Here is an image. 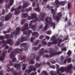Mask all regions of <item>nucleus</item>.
Listing matches in <instances>:
<instances>
[{
	"label": "nucleus",
	"mask_w": 75,
	"mask_h": 75,
	"mask_svg": "<svg viewBox=\"0 0 75 75\" xmlns=\"http://www.w3.org/2000/svg\"><path fill=\"white\" fill-rule=\"evenodd\" d=\"M56 51H55V52L54 53H52L51 52H50V54L52 55V56H54V55H59V54H61L62 53V52H57V51H58V48L57 47H55Z\"/></svg>",
	"instance_id": "6e6552de"
},
{
	"label": "nucleus",
	"mask_w": 75,
	"mask_h": 75,
	"mask_svg": "<svg viewBox=\"0 0 75 75\" xmlns=\"http://www.w3.org/2000/svg\"><path fill=\"white\" fill-rule=\"evenodd\" d=\"M40 65V64L38 63H37L35 66V67H34L33 65L30 66L29 67V69L26 70L25 72L30 73V72H31L32 71H36V68H38Z\"/></svg>",
	"instance_id": "39448f33"
},
{
	"label": "nucleus",
	"mask_w": 75,
	"mask_h": 75,
	"mask_svg": "<svg viewBox=\"0 0 75 75\" xmlns=\"http://www.w3.org/2000/svg\"><path fill=\"white\" fill-rule=\"evenodd\" d=\"M30 64H34V60L33 59L31 60L30 61Z\"/></svg>",
	"instance_id": "2f4dec72"
},
{
	"label": "nucleus",
	"mask_w": 75,
	"mask_h": 75,
	"mask_svg": "<svg viewBox=\"0 0 75 75\" xmlns=\"http://www.w3.org/2000/svg\"><path fill=\"white\" fill-rule=\"evenodd\" d=\"M25 38H22L21 39V42H23V41H25Z\"/></svg>",
	"instance_id": "f704fd0d"
},
{
	"label": "nucleus",
	"mask_w": 75,
	"mask_h": 75,
	"mask_svg": "<svg viewBox=\"0 0 75 75\" xmlns=\"http://www.w3.org/2000/svg\"><path fill=\"white\" fill-rule=\"evenodd\" d=\"M2 42V43H4V42L5 44H13V40L10 39H8L6 41H4V40H3Z\"/></svg>",
	"instance_id": "9b49d317"
},
{
	"label": "nucleus",
	"mask_w": 75,
	"mask_h": 75,
	"mask_svg": "<svg viewBox=\"0 0 75 75\" xmlns=\"http://www.w3.org/2000/svg\"><path fill=\"white\" fill-rule=\"evenodd\" d=\"M43 26V25H41L40 26V28H41Z\"/></svg>",
	"instance_id": "0e129e2a"
},
{
	"label": "nucleus",
	"mask_w": 75,
	"mask_h": 75,
	"mask_svg": "<svg viewBox=\"0 0 75 75\" xmlns=\"http://www.w3.org/2000/svg\"><path fill=\"white\" fill-rule=\"evenodd\" d=\"M37 6L38 7V8H35L34 10L36 11H38V12H39V11H40V9L39 8V5H37Z\"/></svg>",
	"instance_id": "aec40b11"
},
{
	"label": "nucleus",
	"mask_w": 75,
	"mask_h": 75,
	"mask_svg": "<svg viewBox=\"0 0 75 75\" xmlns=\"http://www.w3.org/2000/svg\"><path fill=\"white\" fill-rule=\"evenodd\" d=\"M16 61V58H13L12 59V61L13 62H14V61Z\"/></svg>",
	"instance_id": "de8ad7c7"
},
{
	"label": "nucleus",
	"mask_w": 75,
	"mask_h": 75,
	"mask_svg": "<svg viewBox=\"0 0 75 75\" xmlns=\"http://www.w3.org/2000/svg\"><path fill=\"white\" fill-rule=\"evenodd\" d=\"M16 52H11V53L9 55V57L10 58H13L15 56V55H16Z\"/></svg>",
	"instance_id": "4468645a"
},
{
	"label": "nucleus",
	"mask_w": 75,
	"mask_h": 75,
	"mask_svg": "<svg viewBox=\"0 0 75 75\" xmlns=\"http://www.w3.org/2000/svg\"><path fill=\"white\" fill-rule=\"evenodd\" d=\"M19 13H20V11H15V15H16V16H17V15H18Z\"/></svg>",
	"instance_id": "bb28decb"
},
{
	"label": "nucleus",
	"mask_w": 75,
	"mask_h": 75,
	"mask_svg": "<svg viewBox=\"0 0 75 75\" xmlns=\"http://www.w3.org/2000/svg\"><path fill=\"white\" fill-rule=\"evenodd\" d=\"M32 35H36V36H38V33L37 32H34L32 34Z\"/></svg>",
	"instance_id": "a878e982"
},
{
	"label": "nucleus",
	"mask_w": 75,
	"mask_h": 75,
	"mask_svg": "<svg viewBox=\"0 0 75 75\" xmlns=\"http://www.w3.org/2000/svg\"><path fill=\"white\" fill-rule=\"evenodd\" d=\"M4 0H0V4L3 1H4Z\"/></svg>",
	"instance_id": "e2e57ef3"
},
{
	"label": "nucleus",
	"mask_w": 75,
	"mask_h": 75,
	"mask_svg": "<svg viewBox=\"0 0 75 75\" xmlns=\"http://www.w3.org/2000/svg\"><path fill=\"white\" fill-rule=\"evenodd\" d=\"M31 17L30 16H29L27 18V20H31V19H34V18H36V20H37V19L36 18V14H32L31 15Z\"/></svg>",
	"instance_id": "9d476101"
},
{
	"label": "nucleus",
	"mask_w": 75,
	"mask_h": 75,
	"mask_svg": "<svg viewBox=\"0 0 75 75\" xmlns=\"http://www.w3.org/2000/svg\"><path fill=\"white\" fill-rule=\"evenodd\" d=\"M44 38V36L42 35L39 38H40V39H42V38Z\"/></svg>",
	"instance_id": "a18cd8bd"
},
{
	"label": "nucleus",
	"mask_w": 75,
	"mask_h": 75,
	"mask_svg": "<svg viewBox=\"0 0 75 75\" xmlns=\"http://www.w3.org/2000/svg\"><path fill=\"white\" fill-rule=\"evenodd\" d=\"M38 42H39V40H36L35 44V45H37L38 43Z\"/></svg>",
	"instance_id": "c9c22d12"
},
{
	"label": "nucleus",
	"mask_w": 75,
	"mask_h": 75,
	"mask_svg": "<svg viewBox=\"0 0 75 75\" xmlns=\"http://www.w3.org/2000/svg\"><path fill=\"white\" fill-rule=\"evenodd\" d=\"M51 20H52V18H48V17L46 18L45 19L46 23H45V26L43 28L44 31L47 30V28L48 27V24H49L51 26L53 27V29H54L55 28V24L54 23L52 22Z\"/></svg>",
	"instance_id": "f03ea898"
},
{
	"label": "nucleus",
	"mask_w": 75,
	"mask_h": 75,
	"mask_svg": "<svg viewBox=\"0 0 75 75\" xmlns=\"http://www.w3.org/2000/svg\"><path fill=\"white\" fill-rule=\"evenodd\" d=\"M32 21H31L30 22V23L29 24V27H30V28H33V30H34V27H35V26H34V25H32Z\"/></svg>",
	"instance_id": "dca6fc26"
},
{
	"label": "nucleus",
	"mask_w": 75,
	"mask_h": 75,
	"mask_svg": "<svg viewBox=\"0 0 75 75\" xmlns=\"http://www.w3.org/2000/svg\"><path fill=\"white\" fill-rule=\"evenodd\" d=\"M33 6H35V2H33L32 3Z\"/></svg>",
	"instance_id": "6e6d98bb"
},
{
	"label": "nucleus",
	"mask_w": 75,
	"mask_h": 75,
	"mask_svg": "<svg viewBox=\"0 0 75 75\" xmlns=\"http://www.w3.org/2000/svg\"><path fill=\"white\" fill-rule=\"evenodd\" d=\"M27 16H28V14H27V13L23 14L22 15V18H26V17H27Z\"/></svg>",
	"instance_id": "412c9836"
},
{
	"label": "nucleus",
	"mask_w": 75,
	"mask_h": 75,
	"mask_svg": "<svg viewBox=\"0 0 75 75\" xmlns=\"http://www.w3.org/2000/svg\"><path fill=\"white\" fill-rule=\"evenodd\" d=\"M21 66V65L19 64H16L14 66V67L15 68H18V69H20V66Z\"/></svg>",
	"instance_id": "a211bd4d"
},
{
	"label": "nucleus",
	"mask_w": 75,
	"mask_h": 75,
	"mask_svg": "<svg viewBox=\"0 0 75 75\" xmlns=\"http://www.w3.org/2000/svg\"><path fill=\"white\" fill-rule=\"evenodd\" d=\"M66 3H67L66 1H61L59 2V1L58 0H55V4L56 5V8H58V7H59V4H61L62 6H63L65 5Z\"/></svg>",
	"instance_id": "423d86ee"
},
{
	"label": "nucleus",
	"mask_w": 75,
	"mask_h": 75,
	"mask_svg": "<svg viewBox=\"0 0 75 75\" xmlns=\"http://www.w3.org/2000/svg\"><path fill=\"white\" fill-rule=\"evenodd\" d=\"M21 8V6H20L17 7V9H18V10H19Z\"/></svg>",
	"instance_id": "49530a36"
},
{
	"label": "nucleus",
	"mask_w": 75,
	"mask_h": 75,
	"mask_svg": "<svg viewBox=\"0 0 75 75\" xmlns=\"http://www.w3.org/2000/svg\"><path fill=\"white\" fill-rule=\"evenodd\" d=\"M47 44V42H43L42 45H46Z\"/></svg>",
	"instance_id": "5fc2aeb1"
},
{
	"label": "nucleus",
	"mask_w": 75,
	"mask_h": 75,
	"mask_svg": "<svg viewBox=\"0 0 75 75\" xmlns=\"http://www.w3.org/2000/svg\"><path fill=\"white\" fill-rule=\"evenodd\" d=\"M47 52H48V51L47 50H45V53H47Z\"/></svg>",
	"instance_id": "338daca9"
},
{
	"label": "nucleus",
	"mask_w": 75,
	"mask_h": 75,
	"mask_svg": "<svg viewBox=\"0 0 75 75\" xmlns=\"http://www.w3.org/2000/svg\"><path fill=\"white\" fill-rule=\"evenodd\" d=\"M64 45V44H62L61 46V49L62 50V51H67V49H66V48L65 47L64 48H63V49H62V47Z\"/></svg>",
	"instance_id": "393cba45"
},
{
	"label": "nucleus",
	"mask_w": 75,
	"mask_h": 75,
	"mask_svg": "<svg viewBox=\"0 0 75 75\" xmlns=\"http://www.w3.org/2000/svg\"><path fill=\"white\" fill-rule=\"evenodd\" d=\"M20 28L19 27L17 28L16 29V30L15 32H13L12 33V35H13V34H15V35H17V34H19V33H20Z\"/></svg>",
	"instance_id": "ddd939ff"
},
{
	"label": "nucleus",
	"mask_w": 75,
	"mask_h": 75,
	"mask_svg": "<svg viewBox=\"0 0 75 75\" xmlns=\"http://www.w3.org/2000/svg\"><path fill=\"white\" fill-rule=\"evenodd\" d=\"M5 13V11H4V9H3V11L2 13V15H3V14H4Z\"/></svg>",
	"instance_id": "c03bdc74"
},
{
	"label": "nucleus",
	"mask_w": 75,
	"mask_h": 75,
	"mask_svg": "<svg viewBox=\"0 0 75 75\" xmlns=\"http://www.w3.org/2000/svg\"><path fill=\"white\" fill-rule=\"evenodd\" d=\"M68 9H69L70 8V7L71 6V5H70V4H68Z\"/></svg>",
	"instance_id": "e433bc0d"
},
{
	"label": "nucleus",
	"mask_w": 75,
	"mask_h": 75,
	"mask_svg": "<svg viewBox=\"0 0 75 75\" xmlns=\"http://www.w3.org/2000/svg\"><path fill=\"white\" fill-rule=\"evenodd\" d=\"M10 1L9 5L8 6H7L6 7V13H8V10L7 9V8H8L10 7V6H11L14 3V0H9Z\"/></svg>",
	"instance_id": "f8f14e48"
},
{
	"label": "nucleus",
	"mask_w": 75,
	"mask_h": 75,
	"mask_svg": "<svg viewBox=\"0 0 75 75\" xmlns=\"http://www.w3.org/2000/svg\"><path fill=\"white\" fill-rule=\"evenodd\" d=\"M44 50V49L42 48L41 50L40 51V55H39L40 56H41L43 54V50Z\"/></svg>",
	"instance_id": "4be33fe9"
},
{
	"label": "nucleus",
	"mask_w": 75,
	"mask_h": 75,
	"mask_svg": "<svg viewBox=\"0 0 75 75\" xmlns=\"http://www.w3.org/2000/svg\"><path fill=\"white\" fill-rule=\"evenodd\" d=\"M27 29H28V24L27 23L24 26L23 28L22 29V31H23V33L24 34H27V32L24 31Z\"/></svg>",
	"instance_id": "1a4fd4ad"
},
{
	"label": "nucleus",
	"mask_w": 75,
	"mask_h": 75,
	"mask_svg": "<svg viewBox=\"0 0 75 75\" xmlns=\"http://www.w3.org/2000/svg\"><path fill=\"white\" fill-rule=\"evenodd\" d=\"M9 64H7V68H8V71H11V70H10V68H9V67L8 66H9Z\"/></svg>",
	"instance_id": "4c0bfd02"
},
{
	"label": "nucleus",
	"mask_w": 75,
	"mask_h": 75,
	"mask_svg": "<svg viewBox=\"0 0 75 75\" xmlns=\"http://www.w3.org/2000/svg\"><path fill=\"white\" fill-rule=\"evenodd\" d=\"M41 45H40L38 46L37 48L35 47L34 48L35 50H38L40 48H41Z\"/></svg>",
	"instance_id": "b1692460"
},
{
	"label": "nucleus",
	"mask_w": 75,
	"mask_h": 75,
	"mask_svg": "<svg viewBox=\"0 0 75 75\" xmlns=\"http://www.w3.org/2000/svg\"><path fill=\"white\" fill-rule=\"evenodd\" d=\"M51 11V13L53 14V20H56V21H57V22H58L60 18H61L62 16V13L61 12L59 13H58L57 16H55V12L54 11V9H52Z\"/></svg>",
	"instance_id": "7ed1b4c3"
},
{
	"label": "nucleus",
	"mask_w": 75,
	"mask_h": 75,
	"mask_svg": "<svg viewBox=\"0 0 75 75\" xmlns=\"http://www.w3.org/2000/svg\"><path fill=\"white\" fill-rule=\"evenodd\" d=\"M28 3H25L23 4V8H25L27 7V6H28Z\"/></svg>",
	"instance_id": "5701e85b"
},
{
	"label": "nucleus",
	"mask_w": 75,
	"mask_h": 75,
	"mask_svg": "<svg viewBox=\"0 0 75 75\" xmlns=\"http://www.w3.org/2000/svg\"><path fill=\"white\" fill-rule=\"evenodd\" d=\"M67 61L68 63L71 62V58L68 57L67 59H66L64 61V64H65Z\"/></svg>",
	"instance_id": "2eb2a0df"
},
{
	"label": "nucleus",
	"mask_w": 75,
	"mask_h": 75,
	"mask_svg": "<svg viewBox=\"0 0 75 75\" xmlns=\"http://www.w3.org/2000/svg\"><path fill=\"white\" fill-rule=\"evenodd\" d=\"M47 64L48 65H50V62H47Z\"/></svg>",
	"instance_id": "680f3d73"
},
{
	"label": "nucleus",
	"mask_w": 75,
	"mask_h": 75,
	"mask_svg": "<svg viewBox=\"0 0 75 75\" xmlns=\"http://www.w3.org/2000/svg\"><path fill=\"white\" fill-rule=\"evenodd\" d=\"M3 70H1V72H0V75H3Z\"/></svg>",
	"instance_id": "8fccbe9b"
},
{
	"label": "nucleus",
	"mask_w": 75,
	"mask_h": 75,
	"mask_svg": "<svg viewBox=\"0 0 75 75\" xmlns=\"http://www.w3.org/2000/svg\"><path fill=\"white\" fill-rule=\"evenodd\" d=\"M28 47H26L25 48V51L26 50H28Z\"/></svg>",
	"instance_id": "774afa93"
},
{
	"label": "nucleus",
	"mask_w": 75,
	"mask_h": 75,
	"mask_svg": "<svg viewBox=\"0 0 75 75\" xmlns=\"http://www.w3.org/2000/svg\"><path fill=\"white\" fill-rule=\"evenodd\" d=\"M5 37H6V38H8V37H9V35H8V34L6 35H5Z\"/></svg>",
	"instance_id": "09e8293b"
},
{
	"label": "nucleus",
	"mask_w": 75,
	"mask_h": 75,
	"mask_svg": "<svg viewBox=\"0 0 75 75\" xmlns=\"http://www.w3.org/2000/svg\"><path fill=\"white\" fill-rule=\"evenodd\" d=\"M14 8H12L11 10V11H12V12H13L14 11Z\"/></svg>",
	"instance_id": "3c124183"
},
{
	"label": "nucleus",
	"mask_w": 75,
	"mask_h": 75,
	"mask_svg": "<svg viewBox=\"0 0 75 75\" xmlns=\"http://www.w3.org/2000/svg\"><path fill=\"white\" fill-rule=\"evenodd\" d=\"M4 38V36H0V40H2Z\"/></svg>",
	"instance_id": "a19ab883"
},
{
	"label": "nucleus",
	"mask_w": 75,
	"mask_h": 75,
	"mask_svg": "<svg viewBox=\"0 0 75 75\" xmlns=\"http://www.w3.org/2000/svg\"><path fill=\"white\" fill-rule=\"evenodd\" d=\"M12 50V47L10 48L8 50V53H10V51Z\"/></svg>",
	"instance_id": "ea45409f"
},
{
	"label": "nucleus",
	"mask_w": 75,
	"mask_h": 75,
	"mask_svg": "<svg viewBox=\"0 0 75 75\" xmlns=\"http://www.w3.org/2000/svg\"><path fill=\"white\" fill-rule=\"evenodd\" d=\"M46 38H47V40H49V39H50V37L48 36H46Z\"/></svg>",
	"instance_id": "79ce46f5"
},
{
	"label": "nucleus",
	"mask_w": 75,
	"mask_h": 75,
	"mask_svg": "<svg viewBox=\"0 0 75 75\" xmlns=\"http://www.w3.org/2000/svg\"><path fill=\"white\" fill-rule=\"evenodd\" d=\"M31 10V8H29L28 9H26V11L27 12H28V10Z\"/></svg>",
	"instance_id": "58836bf2"
},
{
	"label": "nucleus",
	"mask_w": 75,
	"mask_h": 75,
	"mask_svg": "<svg viewBox=\"0 0 75 75\" xmlns=\"http://www.w3.org/2000/svg\"><path fill=\"white\" fill-rule=\"evenodd\" d=\"M52 33V32H51V31L50 30H49L47 32V34H48V35H50V34H51Z\"/></svg>",
	"instance_id": "c756f323"
},
{
	"label": "nucleus",
	"mask_w": 75,
	"mask_h": 75,
	"mask_svg": "<svg viewBox=\"0 0 75 75\" xmlns=\"http://www.w3.org/2000/svg\"><path fill=\"white\" fill-rule=\"evenodd\" d=\"M50 41H53L51 43V42H49L48 44V45L50 46L51 44L52 45H54V44H56L57 42H58V46L59 47V44L60 43H61L62 40L61 39L58 40H54V36H52L51 39Z\"/></svg>",
	"instance_id": "20e7f679"
},
{
	"label": "nucleus",
	"mask_w": 75,
	"mask_h": 75,
	"mask_svg": "<svg viewBox=\"0 0 75 75\" xmlns=\"http://www.w3.org/2000/svg\"><path fill=\"white\" fill-rule=\"evenodd\" d=\"M41 17V19L40 20L41 21H44V14H43V13H40V14Z\"/></svg>",
	"instance_id": "6ab92c4d"
},
{
	"label": "nucleus",
	"mask_w": 75,
	"mask_h": 75,
	"mask_svg": "<svg viewBox=\"0 0 75 75\" xmlns=\"http://www.w3.org/2000/svg\"><path fill=\"white\" fill-rule=\"evenodd\" d=\"M10 65H12V63H11V61L10 62Z\"/></svg>",
	"instance_id": "69168bd1"
},
{
	"label": "nucleus",
	"mask_w": 75,
	"mask_h": 75,
	"mask_svg": "<svg viewBox=\"0 0 75 75\" xmlns=\"http://www.w3.org/2000/svg\"><path fill=\"white\" fill-rule=\"evenodd\" d=\"M39 59H40L39 58V57H37L36 58V61H38V60H39Z\"/></svg>",
	"instance_id": "bf43d9fd"
},
{
	"label": "nucleus",
	"mask_w": 75,
	"mask_h": 75,
	"mask_svg": "<svg viewBox=\"0 0 75 75\" xmlns=\"http://www.w3.org/2000/svg\"><path fill=\"white\" fill-rule=\"evenodd\" d=\"M56 68L57 71V74H59L60 73V71L61 72L63 73L65 71L67 72H71V69L72 67V66L71 64L69 66H67L65 68L64 67H60V69L59 68V66L57 64H56Z\"/></svg>",
	"instance_id": "f257e3e1"
},
{
	"label": "nucleus",
	"mask_w": 75,
	"mask_h": 75,
	"mask_svg": "<svg viewBox=\"0 0 75 75\" xmlns=\"http://www.w3.org/2000/svg\"><path fill=\"white\" fill-rule=\"evenodd\" d=\"M23 66H24V67H22V69L23 70H24L25 69V67H26V65L23 64Z\"/></svg>",
	"instance_id": "7c9ffc66"
},
{
	"label": "nucleus",
	"mask_w": 75,
	"mask_h": 75,
	"mask_svg": "<svg viewBox=\"0 0 75 75\" xmlns=\"http://www.w3.org/2000/svg\"><path fill=\"white\" fill-rule=\"evenodd\" d=\"M61 61H63V60L64 59V57L62 56L61 57Z\"/></svg>",
	"instance_id": "37998d69"
},
{
	"label": "nucleus",
	"mask_w": 75,
	"mask_h": 75,
	"mask_svg": "<svg viewBox=\"0 0 75 75\" xmlns=\"http://www.w3.org/2000/svg\"><path fill=\"white\" fill-rule=\"evenodd\" d=\"M51 67H52V68H53H53H55V66L51 65Z\"/></svg>",
	"instance_id": "4d7b16f0"
},
{
	"label": "nucleus",
	"mask_w": 75,
	"mask_h": 75,
	"mask_svg": "<svg viewBox=\"0 0 75 75\" xmlns=\"http://www.w3.org/2000/svg\"><path fill=\"white\" fill-rule=\"evenodd\" d=\"M67 54H68L69 55H70L71 54V51L70 50H69Z\"/></svg>",
	"instance_id": "473e14b6"
},
{
	"label": "nucleus",
	"mask_w": 75,
	"mask_h": 75,
	"mask_svg": "<svg viewBox=\"0 0 75 75\" xmlns=\"http://www.w3.org/2000/svg\"><path fill=\"white\" fill-rule=\"evenodd\" d=\"M13 75H18V74L17 73H16L15 74H13Z\"/></svg>",
	"instance_id": "052dcab7"
},
{
	"label": "nucleus",
	"mask_w": 75,
	"mask_h": 75,
	"mask_svg": "<svg viewBox=\"0 0 75 75\" xmlns=\"http://www.w3.org/2000/svg\"><path fill=\"white\" fill-rule=\"evenodd\" d=\"M54 71H50V74L52 75H56V74H54Z\"/></svg>",
	"instance_id": "72a5a7b5"
},
{
	"label": "nucleus",
	"mask_w": 75,
	"mask_h": 75,
	"mask_svg": "<svg viewBox=\"0 0 75 75\" xmlns=\"http://www.w3.org/2000/svg\"><path fill=\"white\" fill-rule=\"evenodd\" d=\"M51 63H52V64H55V62H54V61H51Z\"/></svg>",
	"instance_id": "13d9d810"
},
{
	"label": "nucleus",
	"mask_w": 75,
	"mask_h": 75,
	"mask_svg": "<svg viewBox=\"0 0 75 75\" xmlns=\"http://www.w3.org/2000/svg\"><path fill=\"white\" fill-rule=\"evenodd\" d=\"M7 52V51L4 50H3V52L2 54V56L0 57V61H3L4 59L5 58V56L6 55V53Z\"/></svg>",
	"instance_id": "0eeeda50"
},
{
	"label": "nucleus",
	"mask_w": 75,
	"mask_h": 75,
	"mask_svg": "<svg viewBox=\"0 0 75 75\" xmlns=\"http://www.w3.org/2000/svg\"><path fill=\"white\" fill-rule=\"evenodd\" d=\"M11 16H10V15H7L5 17V21H8V20L9 19H10V18H11Z\"/></svg>",
	"instance_id": "f3484780"
},
{
	"label": "nucleus",
	"mask_w": 75,
	"mask_h": 75,
	"mask_svg": "<svg viewBox=\"0 0 75 75\" xmlns=\"http://www.w3.org/2000/svg\"><path fill=\"white\" fill-rule=\"evenodd\" d=\"M33 40H34V38H33V37H32L30 39V41L31 42L33 41Z\"/></svg>",
	"instance_id": "603ef678"
},
{
	"label": "nucleus",
	"mask_w": 75,
	"mask_h": 75,
	"mask_svg": "<svg viewBox=\"0 0 75 75\" xmlns=\"http://www.w3.org/2000/svg\"><path fill=\"white\" fill-rule=\"evenodd\" d=\"M4 46H6V49H7L8 48V45H5V44H4L3 45V46H2V47H4Z\"/></svg>",
	"instance_id": "c85d7f7f"
},
{
	"label": "nucleus",
	"mask_w": 75,
	"mask_h": 75,
	"mask_svg": "<svg viewBox=\"0 0 75 75\" xmlns=\"http://www.w3.org/2000/svg\"><path fill=\"white\" fill-rule=\"evenodd\" d=\"M31 33H32V31H31V30H29L28 31V33H29V34Z\"/></svg>",
	"instance_id": "864d4df0"
},
{
	"label": "nucleus",
	"mask_w": 75,
	"mask_h": 75,
	"mask_svg": "<svg viewBox=\"0 0 75 75\" xmlns=\"http://www.w3.org/2000/svg\"><path fill=\"white\" fill-rule=\"evenodd\" d=\"M26 21L25 19H23L21 21V24L22 25H23V24H24L25 23V22Z\"/></svg>",
	"instance_id": "cd10ccee"
}]
</instances>
